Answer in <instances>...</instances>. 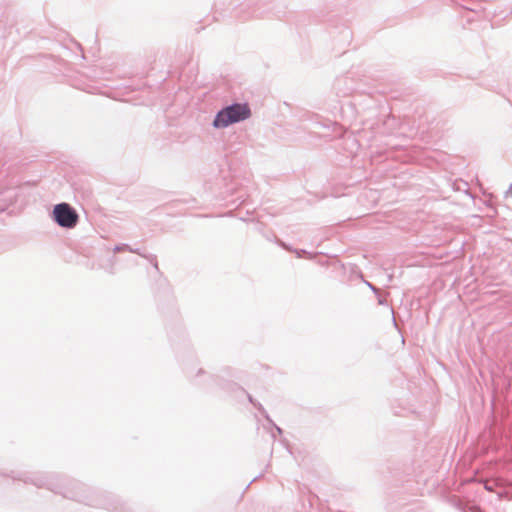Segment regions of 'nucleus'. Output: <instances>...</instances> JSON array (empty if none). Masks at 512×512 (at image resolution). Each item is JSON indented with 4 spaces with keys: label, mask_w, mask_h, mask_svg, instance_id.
<instances>
[{
    "label": "nucleus",
    "mask_w": 512,
    "mask_h": 512,
    "mask_svg": "<svg viewBox=\"0 0 512 512\" xmlns=\"http://www.w3.org/2000/svg\"><path fill=\"white\" fill-rule=\"evenodd\" d=\"M250 116L251 110L248 104H234L218 112L213 121V126L216 128L227 127L233 123L246 120Z\"/></svg>",
    "instance_id": "1"
},
{
    "label": "nucleus",
    "mask_w": 512,
    "mask_h": 512,
    "mask_svg": "<svg viewBox=\"0 0 512 512\" xmlns=\"http://www.w3.org/2000/svg\"><path fill=\"white\" fill-rule=\"evenodd\" d=\"M53 218L57 224L64 228H73L79 220L77 212L67 203L55 205Z\"/></svg>",
    "instance_id": "2"
}]
</instances>
